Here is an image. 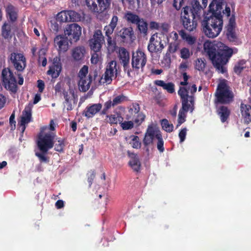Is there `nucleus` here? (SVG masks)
<instances>
[{
  "label": "nucleus",
  "instance_id": "obj_1",
  "mask_svg": "<svg viewBox=\"0 0 251 251\" xmlns=\"http://www.w3.org/2000/svg\"><path fill=\"white\" fill-rule=\"evenodd\" d=\"M203 46L216 70L219 73H226V65L233 53V50L220 42L206 41Z\"/></svg>",
  "mask_w": 251,
  "mask_h": 251
},
{
  "label": "nucleus",
  "instance_id": "obj_2",
  "mask_svg": "<svg viewBox=\"0 0 251 251\" xmlns=\"http://www.w3.org/2000/svg\"><path fill=\"white\" fill-rule=\"evenodd\" d=\"M210 16H206L201 23L203 30L206 36L209 38L217 37L221 32L223 24L221 13H215L209 11Z\"/></svg>",
  "mask_w": 251,
  "mask_h": 251
},
{
  "label": "nucleus",
  "instance_id": "obj_3",
  "mask_svg": "<svg viewBox=\"0 0 251 251\" xmlns=\"http://www.w3.org/2000/svg\"><path fill=\"white\" fill-rule=\"evenodd\" d=\"M201 15L200 13H194V9L192 7L185 6L183 7L180 14V21L186 29L192 31L196 29L197 25L196 19H200Z\"/></svg>",
  "mask_w": 251,
  "mask_h": 251
},
{
  "label": "nucleus",
  "instance_id": "obj_4",
  "mask_svg": "<svg viewBox=\"0 0 251 251\" xmlns=\"http://www.w3.org/2000/svg\"><path fill=\"white\" fill-rule=\"evenodd\" d=\"M215 95L217 101L222 103H228L233 100V94L229 90L225 80L219 83Z\"/></svg>",
  "mask_w": 251,
  "mask_h": 251
},
{
  "label": "nucleus",
  "instance_id": "obj_5",
  "mask_svg": "<svg viewBox=\"0 0 251 251\" xmlns=\"http://www.w3.org/2000/svg\"><path fill=\"white\" fill-rule=\"evenodd\" d=\"M54 136V134L52 133H48L45 134L40 133L39 135L37 146L41 152H47L49 150L53 147Z\"/></svg>",
  "mask_w": 251,
  "mask_h": 251
},
{
  "label": "nucleus",
  "instance_id": "obj_6",
  "mask_svg": "<svg viewBox=\"0 0 251 251\" xmlns=\"http://www.w3.org/2000/svg\"><path fill=\"white\" fill-rule=\"evenodd\" d=\"M86 2L92 11L100 13L109 8L111 0H86Z\"/></svg>",
  "mask_w": 251,
  "mask_h": 251
},
{
  "label": "nucleus",
  "instance_id": "obj_7",
  "mask_svg": "<svg viewBox=\"0 0 251 251\" xmlns=\"http://www.w3.org/2000/svg\"><path fill=\"white\" fill-rule=\"evenodd\" d=\"M2 76L5 87L12 92H16V80L13 72L8 68L4 69L2 72Z\"/></svg>",
  "mask_w": 251,
  "mask_h": 251
},
{
  "label": "nucleus",
  "instance_id": "obj_8",
  "mask_svg": "<svg viewBox=\"0 0 251 251\" xmlns=\"http://www.w3.org/2000/svg\"><path fill=\"white\" fill-rule=\"evenodd\" d=\"M117 63L115 61H111L107 64L106 71L102 76L99 80L98 84L101 83H111L112 78L116 76L117 74V69L116 68Z\"/></svg>",
  "mask_w": 251,
  "mask_h": 251
},
{
  "label": "nucleus",
  "instance_id": "obj_9",
  "mask_svg": "<svg viewBox=\"0 0 251 251\" xmlns=\"http://www.w3.org/2000/svg\"><path fill=\"white\" fill-rule=\"evenodd\" d=\"M147 61L146 54L141 50H137L132 52L131 59V65L133 68L138 70L143 69Z\"/></svg>",
  "mask_w": 251,
  "mask_h": 251
},
{
  "label": "nucleus",
  "instance_id": "obj_10",
  "mask_svg": "<svg viewBox=\"0 0 251 251\" xmlns=\"http://www.w3.org/2000/svg\"><path fill=\"white\" fill-rule=\"evenodd\" d=\"M189 92L187 88L180 87L178 94L182 100V105L185 110L191 109V112L194 110V98L193 96L188 95Z\"/></svg>",
  "mask_w": 251,
  "mask_h": 251
},
{
  "label": "nucleus",
  "instance_id": "obj_11",
  "mask_svg": "<svg viewBox=\"0 0 251 251\" xmlns=\"http://www.w3.org/2000/svg\"><path fill=\"white\" fill-rule=\"evenodd\" d=\"M64 33L72 44V41L76 42L79 40L81 35V27L77 24L74 23L68 25L64 30Z\"/></svg>",
  "mask_w": 251,
  "mask_h": 251
},
{
  "label": "nucleus",
  "instance_id": "obj_12",
  "mask_svg": "<svg viewBox=\"0 0 251 251\" xmlns=\"http://www.w3.org/2000/svg\"><path fill=\"white\" fill-rule=\"evenodd\" d=\"M104 43V38L101 31L100 29L96 30L92 38L89 40V45L91 49L94 52H99Z\"/></svg>",
  "mask_w": 251,
  "mask_h": 251
},
{
  "label": "nucleus",
  "instance_id": "obj_13",
  "mask_svg": "<svg viewBox=\"0 0 251 251\" xmlns=\"http://www.w3.org/2000/svg\"><path fill=\"white\" fill-rule=\"evenodd\" d=\"M163 41L157 33L153 34L151 37L148 46V50L151 53L161 52L164 48Z\"/></svg>",
  "mask_w": 251,
  "mask_h": 251
},
{
  "label": "nucleus",
  "instance_id": "obj_14",
  "mask_svg": "<svg viewBox=\"0 0 251 251\" xmlns=\"http://www.w3.org/2000/svg\"><path fill=\"white\" fill-rule=\"evenodd\" d=\"M98 76V72L97 70L91 71L88 77L80 78L78 85L79 89L80 91L85 92L89 90L91 84L95 80Z\"/></svg>",
  "mask_w": 251,
  "mask_h": 251
},
{
  "label": "nucleus",
  "instance_id": "obj_15",
  "mask_svg": "<svg viewBox=\"0 0 251 251\" xmlns=\"http://www.w3.org/2000/svg\"><path fill=\"white\" fill-rule=\"evenodd\" d=\"M146 133L151 136L153 139L154 138L157 139V148L160 152H162L164 150L163 147L164 143L159 128L155 125L149 126Z\"/></svg>",
  "mask_w": 251,
  "mask_h": 251
},
{
  "label": "nucleus",
  "instance_id": "obj_16",
  "mask_svg": "<svg viewBox=\"0 0 251 251\" xmlns=\"http://www.w3.org/2000/svg\"><path fill=\"white\" fill-rule=\"evenodd\" d=\"M15 68L19 72L23 71L26 67V59L24 55L20 53L13 52L9 56Z\"/></svg>",
  "mask_w": 251,
  "mask_h": 251
},
{
  "label": "nucleus",
  "instance_id": "obj_17",
  "mask_svg": "<svg viewBox=\"0 0 251 251\" xmlns=\"http://www.w3.org/2000/svg\"><path fill=\"white\" fill-rule=\"evenodd\" d=\"M116 34L124 42H127L128 41H132L135 38L134 32L131 27H123L120 30H118V28H117Z\"/></svg>",
  "mask_w": 251,
  "mask_h": 251
},
{
  "label": "nucleus",
  "instance_id": "obj_18",
  "mask_svg": "<svg viewBox=\"0 0 251 251\" xmlns=\"http://www.w3.org/2000/svg\"><path fill=\"white\" fill-rule=\"evenodd\" d=\"M69 39L68 37L64 35H58L54 38V44L55 47H58L59 52H65L69 49Z\"/></svg>",
  "mask_w": 251,
  "mask_h": 251
},
{
  "label": "nucleus",
  "instance_id": "obj_19",
  "mask_svg": "<svg viewBox=\"0 0 251 251\" xmlns=\"http://www.w3.org/2000/svg\"><path fill=\"white\" fill-rule=\"evenodd\" d=\"M119 58L120 62L123 65L124 70L127 71V74H129V54L127 50L124 48H121L119 50Z\"/></svg>",
  "mask_w": 251,
  "mask_h": 251
},
{
  "label": "nucleus",
  "instance_id": "obj_20",
  "mask_svg": "<svg viewBox=\"0 0 251 251\" xmlns=\"http://www.w3.org/2000/svg\"><path fill=\"white\" fill-rule=\"evenodd\" d=\"M32 104L29 103L25 108L23 112V115L21 117L20 121V126H22V132H24L25 129V124L28 123L31 118V110Z\"/></svg>",
  "mask_w": 251,
  "mask_h": 251
},
{
  "label": "nucleus",
  "instance_id": "obj_21",
  "mask_svg": "<svg viewBox=\"0 0 251 251\" xmlns=\"http://www.w3.org/2000/svg\"><path fill=\"white\" fill-rule=\"evenodd\" d=\"M53 65L50 68L47 73L48 75H51L52 77L56 78L59 76L62 69L60 58L55 57L53 59Z\"/></svg>",
  "mask_w": 251,
  "mask_h": 251
},
{
  "label": "nucleus",
  "instance_id": "obj_22",
  "mask_svg": "<svg viewBox=\"0 0 251 251\" xmlns=\"http://www.w3.org/2000/svg\"><path fill=\"white\" fill-rule=\"evenodd\" d=\"M71 52L73 59L75 61H79L84 59L86 50L83 46H80L73 48Z\"/></svg>",
  "mask_w": 251,
  "mask_h": 251
},
{
  "label": "nucleus",
  "instance_id": "obj_23",
  "mask_svg": "<svg viewBox=\"0 0 251 251\" xmlns=\"http://www.w3.org/2000/svg\"><path fill=\"white\" fill-rule=\"evenodd\" d=\"M102 108V104L100 103L93 104L90 106H88L83 114L88 118H92L98 112H99Z\"/></svg>",
  "mask_w": 251,
  "mask_h": 251
},
{
  "label": "nucleus",
  "instance_id": "obj_24",
  "mask_svg": "<svg viewBox=\"0 0 251 251\" xmlns=\"http://www.w3.org/2000/svg\"><path fill=\"white\" fill-rule=\"evenodd\" d=\"M207 0H194L191 3V7L193 8L194 13L201 14L204 8L206 7Z\"/></svg>",
  "mask_w": 251,
  "mask_h": 251
},
{
  "label": "nucleus",
  "instance_id": "obj_25",
  "mask_svg": "<svg viewBox=\"0 0 251 251\" xmlns=\"http://www.w3.org/2000/svg\"><path fill=\"white\" fill-rule=\"evenodd\" d=\"M240 110L245 122L246 123L251 122V106L241 103Z\"/></svg>",
  "mask_w": 251,
  "mask_h": 251
},
{
  "label": "nucleus",
  "instance_id": "obj_26",
  "mask_svg": "<svg viewBox=\"0 0 251 251\" xmlns=\"http://www.w3.org/2000/svg\"><path fill=\"white\" fill-rule=\"evenodd\" d=\"M62 95L65 101L72 100L73 98L75 99V91L72 86H71L70 82H67V87L64 88L62 91Z\"/></svg>",
  "mask_w": 251,
  "mask_h": 251
},
{
  "label": "nucleus",
  "instance_id": "obj_27",
  "mask_svg": "<svg viewBox=\"0 0 251 251\" xmlns=\"http://www.w3.org/2000/svg\"><path fill=\"white\" fill-rule=\"evenodd\" d=\"M118 21V17L114 16L112 17L110 24L104 26V30L105 31V34L106 36H110L113 33L117 26Z\"/></svg>",
  "mask_w": 251,
  "mask_h": 251
},
{
  "label": "nucleus",
  "instance_id": "obj_28",
  "mask_svg": "<svg viewBox=\"0 0 251 251\" xmlns=\"http://www.w3.org/2000/svg\"><path fill=\"white\" fill-rule=\"evenodd\" d=\"M128 154L131 158L130 161L129 162V165L135 171H138L140 169L141 163L137 155L129 151H128Z\"/></svg>",
  "mask_w": 251,
  "mask_h": 251
},
{
  "label": "nucleus",
  "instance_id": "obj_29",
  "mask_svg": "<svg viewBox=\"0 0 251 251\" xmlns=\"http://www.w3.org/2000/svg\"><path fill=\"white\" fill-rule=\"evenodd\" d=\"M224 0H213L209 5V11L215 12V13H221L222 4Z\"/></svg>",
  "mask_w": 251,
  "mask_h": 251
},
{
  "label": "nucleus",
  "instance_id": "obj_30",
  "mask_svg": "<svg viewBox=\"0 0 251 251\" xmlns=\"http://www.w3.org/2000/svg\"><path fill=\"white\" fill-rule=\"evenodd\" d=\"M125 19L128 23L136 25L142 18L137 14L129 11L125 14Z\"/></svg>",
  "mask_w": 251,
  "mask_h": 251
},
{
  "label": "nucleus",
  "instance_id": "obj_31",
  "mask_svg": "<svg viewBox=\"0 0 251 251\" xmlns=\"http://www.w3.org/2000/svg\"><path fill=\"white\" fill-rule=\"evenodd\" d=\"M137 30L143 36H146L148 34V24L147 22L142 18L138 23L135 25Z\"/></svg>",
  "mask_w": 251,
  "mask_h": 251
},
{
  "label": "nucleus",
  "instance_id": "obj_32",
  "mask_svg": "<svg viewBox=\"0 0 251 251\" xmlns=\"http://www.w3.org/2000/svg\"><path fill=\"white\" fill-rule=\"evenodd\" d=\"M107 118H108L107 122L110 124H117L118 123L121 124L123 120V117L117 113L107 116Z\"/></svg>",
  "mask_w": 251,
  "mask_h": 251
},
{
  "label": "nucleus",
  "instance_id": "obj_33",
  "mask_svg": "<svg viewBox=\"0 0 251 251\" xmlns=\"http://www.w3.org/2000/svg\"><path fill=\"white\" fill-rule=\"evenodd\" d=\"M69 22H75L80 21L81 16L79 14L73 10L67 11Z\"/></svg>",
  "mask_w": 251,
  "mask_h": 251
},
{
  "label": "nucleus",
  "instance_id": "obj_34",
  "mask_svg": "<svg viewBox=\"0 0 251 251\" xmlns=\"http://www.w3.org/2000/svg\"><path fill=\"white\" fill-rule=\"evenodd\" d=\"M6 10L11 21L12 22L16 21L17 19V13L15 11V7L12 5H9L7 6Z\"/></svg>",
  "mask_w": 251,
  "mask_h": 251
},
{
  "label": "nucleus",
  "instance_id": "obj_35",
  "mask_svg": "<svg viewBox=\"0 0 251 251\" xmlns=\"http://www.w3.org/2000/svg\"><path fill=\"white\" fill-rule=\"evenodd\" d=\"M229 111L226 106H222L220 109L219 114L220 115L221 121L225 122L229 115Z\"/></svg>",
  "mask_w": 251,
  "mask_h": 251
},
{
  "label": "nucleus",
  "instance_id": "obj_36",
  "mask_svg": "<svg viewBox=\"0 0 251 251\" xmlns=\"http://www.w3.org/2000/svg\"><path fill=\"white\" fill-rule=\"evenodd\" d=\"M2 35L4 38L11 37L10 25L5 23L2 27Z\"/></svg>",
  "mask_w": 251,
  "mask_h": 251
},
{
  "label": "nucleus",
  "instance_id": "obj_37",
  "mask_svg": "<svg viewBox=\"0 0 251 251\" xmlns=\"http://www.w3.org/2000/svg\"><path fill=\"white\" fill-rule=\"evenodd\" d=\"M162 128L167 132H172L173 130L174 126L173 124H170L167 119H163L161 121Z\"/></svg>",
  "mask_w": 251,
  "mask_h": 251
},
{
  "label": "nucleus",
  "instance_id": "obj_38",
  "mask_svg": "<svg viewBox=\"0 0 251 251\" xmlns=\"http://www.w3.org/2000/svg\"><path fill=\"white\" fill-rule=\"evenodd\" d=\"M56 20L60 22H69L67 11H61L57 15Z\"/></svg>",
  "mask_w": 251,
  "mask_h": 251
},
{
  "label": "nucleus",
  "instance_id": "obj_39",
  "mask_svg": "<svg viewBox=\"0 0 251 251\" xmlns=\"http://www.w3.org/2000/svg\"><path fill=\"white\" fill-rule=\"evenodd\" d=\"M206 66V63L204 60L202 59H198L195 61V67L196 69L200 71H203Z\"/></svg>",
  "mask_w": 251,
  "mask_h": 251
},
{
  "label": "nucleus",
  "instance_id": "obj_40",
  "mask_svg": "<svg viewBox=\"0 0 251 251\" xmlns=\"http://www.w3.org/2000/svg\"><path fill=\"white\" fill-rule=\"evenodd\" d=\"M153 141V139L152 138L146 133L144 139L143 140V144L145 146L146 151L147 152L149 151V149L148 146L152 144Z\"/></svg>",
  "mask_w": 251,
  "mask_h": 251
},
{
  "label": "nucleus",
  "instance_id": "obj_41",
  "mask_svg": "<svg viewBox=\"0 0 251 251\" xmlns=\"http://www.w3.org/2000/svg\"><path fill=\"white\" fill-rule=\"evenodd\" d=\"M188 110H185L183 108V106L182 105V108L180 110L178 114V126L181 125L183 123H184L185 121V112L188 111Z\"/></svg>",
  "mask_w": 251,
  "mask_h": 251
},
{
  "label": "nucleus",
  "instance_id": "obj_42",
  "mask_svg": "<svg viewBox=\"0 0 251 251\" xmlns=\"http://www.w3.org/2000/svg\"><path fill=\"white\" fill-rule=\"evenodd\" d=\"M178 48L179 44L177 41H175L173 42H171L170 44L168 49V51L170 53H174L176 51H177Z\"/></svg>",
  "mask_w": 251,
  "mask_h": 251
},
{
  "label": "nucleus",
  "instance_id": "obj_43",
  "mask_svg": "<svg viewBox=\"0 0 251 251\" xmlns=\"http://www.w3.org/2000/svg\"><path fill=\"white\" fill-rule=\"evenodd\" d=\"M245 62L244 61H241L238 62L234 68L235 73L237 74H239L245 68Z\"/></svg>",
  "mask_w": 251,
  "mask_h": 251
},
{
  "label": "nucleus",
  "instance_id": "obj_44",
  "mask_svg": "<svg viewBox=\"0 0 251 251\" xmlns=\"http://www.w3.org/2000/svg\"><path fill=\"white\" fill-rule=\"evenodd\" d=\"M180 56L184 59H187L190 56V52L188 49L183 48L180 50Z\"/></svg>",
  "mask_w": 251,
  "mask_h": 251
},
{
  "label": "nucleus",
  "instance_id": "obj_45",
  "mask_svg": "<svg viewBox=\"0 0 251 251\" xmlns=\"http://www.w3.org/2000/svg\"><path fill=\"white\" fill-rule=\"evenodd\" d=\"M121 126L123 129L128 130L131 129L133 127V123L132 121H125L121 122Z\"/></svg>",
  "mask_w": 251,
  "mask_h": 251
},
{
  "label": "nucleus",
  "instance_id": "obj_46",
  "mask_svg": "<svg viewBox=\"0 0 251 251\" xmlns=\"http://www.w3.org/2000/svg\"><path fill=\"white\" fill-rule=\"evenodd\" d=\"M88 67L87 66L84 65L79 71L78 76L80 78L87 77L86 75L88 74Z\"/></svg>",
  "mask_w": 251,
  "mask_h": 251
},
{
  "label": "nucleus",
  "instance_id": "obj_47",
  "mask_svg": "<svg viewBox=\"0 0 251 251\" xmlns=\"http://www.w3.org/2000/svg\"><path fill=\"white\" fill-rule=\"evenodd\" d=\"M125 100V97L123 96H118L116 97L113 100L112 102V106H115L120 103H121L122 101H123Z\"/></svg>",
  "mask_w": 251,
  "mask_h": 251
},
{
  "label": "nucleus",
  "instance_id": "obj_48",
  "mask_svg": "<svg viewBox=\"0 0 251 251\" xmlns=\"http://www.w3.org/2000/svg\"><path fill=\"white\" fill-rule=\"evenodd\" d=\"M177 10H176V9L174 10V9H170L168 10V14L169 15L170 18L172 20L175 21L178 17V13H177Z\"/></svg>",
  "mask_w": 251,
  "mask_h": 251
},
{
  "label": "nucleus",
  "instance_id": "obj_49",
  "mask_svg": "<svg viewBox=\"0 0 251 251\" xmlns=\"http://www.w3.org/2000/svg\"><path fill=\"white\" fill-rule=\"evenodd\" d=\"M112 106V102L111 100H108L105 102L104 104V107L102 110L101 112V115L106 114L107 110L110 108V107Z\"/></svg>",
  "mask_w": 251,
  "mask_h": 251
},
{
  "label": "nucleus",
  "instance_id": "obj_50",
  "mask_svg": "<svg viewBox=\"0 0 251 251\" xmlns=\"http://www.w3.org/2000/svg\"><path fill=\"white\" fill-rule=\"evenodd\" d=\"M64 146L63 140L59 139L57 141V143L55 145V150L57 151H63Z\"/></svg>",
  "mask_w": 251,
  "mask_h": 251
},
{
  "label": "nucleus",
  "instance_id": "obj_51",
  "mask_svg": "<svg viewBox=\"0 0 251 251\" xmlns=\"http://www.w3.org/2000/svg\"><path fill=\"white\" fill-rule=\"evenodd\" d=\"M139 137L138 136H134L130 144L133 148L137 149L140 147V143L139 141Z\"/></svg>",
  "mask_w": 251,
  "mask_h": 251
},
{
  "label": "nucleus",
  "instance_id": "obj_52",
  "mask_svg": "<svg viewBox=\"0 0 251 251\" xmlns=\"http://www.w3.org/2000/svg\"><path fill=\"white\" fill-rule=\"evenodd\" d=\"M163 88L170 93H173L175 91L174 84L171 82L166 83Z\"/></svg>",
  "mask_w": 251,
  "mask_h": 251
},
{
  "label": "nucleus",
  "instance_id": "obj_53",
  "mask_svg": "<svg viewBox=\"0 0 251 251\" xmlns=\"http://www.w3.org/2000/svg\"><path fill=\"white\" fill-rule=\"evenodd\" d=\"M171 60L170 54L167 53L164 56L163 60L162 61V63L164 64L167 67H169L171 64Z\"/></svg>",
  "mask_w": 251,
  "mask_h": 251
},
{
  "label": "nucleus",
  "instance_id": "obj_54",
  "mask_svg": "<svg viewBox=\"0 0 251 251\" xmlns=\"http://www.w3.org/2000/svg\"><path fill=\"white\" fill-rule=\"evenodd\" d=\"M65 87H67V85H65L63 83L59 82L55 85L54 87L55 91L56 92H60L62 90L63 91L64 88Z\"/></svg>",
  "mask_w": 251,
  "mask_h": 251
},
{
  "label": "nucleus",
  "instance_id": "obj_55",
  "mask_svg": "<svg viewBox=\"0 0 251 251\" xmlns=\"http://www.w3.org/2000/svg\"><path fill=\"white\" fill-rule=\"evenodd\" d=\"M187 132V128L186 127L183 128L179 133V137L180 138V142H183L185 139Z\"/></svg>",
  "mask_w": 251,
  "mask_h": 251
},
{
  "label": "nucleus",
  "instance_id": "obj_56",
  "mask_svg": "<svg viewBox=\"0 0 251 251\" xmlns=\"http://www.w3.org/2000/svg\"><path fill=\"white\" fill-rule=\"evenodd\" d=\"M137 117L134 121L137 124L140 125L144 121L145 116L142 113H138Z\"/></svg>",
  "mask_w": 251,
  "mask_h": 251
},
{
  "label": "nucleus",
  "instance_id": "obj_57",
  "mask_svg": "<svg viewBox=\"0 0 251 251\" xmlns=\"http://www.w3.org/2000/svg\"><path fill=\"white\" fill-rule=\"evenodd\" d=\"M98 52H95L92 54L91 61L92 64H97L99 60V54Z\"/></svg>",
  "mask_w": 251,
  "mask_h": 251
},
{
  "label": "nucleus",
  "instance_id": "obj_58",
  "mask_svg": "<svg viewBox=\"0 0 251 251\" xmlns=\"http://www.w3.org/2000/svg\"><path fill=\"white\" fill-rule=\"evenodd\" d=\"M226 35L230 40H233L236 38V35L234 30L227 31Z\"/></svg>",
  "mask_w": 251,
  "mask_h": 251
},
{
  "label": "nucleus",
  "instance_id": "obj_59",
  "mask_svg": "<svg viewBox=\"0 0 251 251\" xmlns=\"http://www.w3.org/2000/svg\"><path fill=\"white\" fill-rule=\"evenodd\" d=\"M37 86L39 88V91L40 93H42L43 91V90L45 88V84L43 80H38L37 81Z\"/></svg>",
  "mask_w": 251,
  "mask_h": 251
},
{
  "label": "nucleus",
  "instance_id": "obj_60",
  "mask_svg": "<svg viewBox=\"0 0 251 251\" xmlns=\"http://www.w3.org/2000/svg\"><path fill=\"white\" fill-rule=\"evenodd\" d=\"M47 152H42L39 153V152H36L35 153L36 155L39 157L40 160L42 161H47V158L45 157V154Z\"/></svg>",
  "mask_w": 251,
  "mask_h": 251
},
{
  "label": "nucleus",
  "instance_id": "obj_61",
  "mask_svg": "<svg viewBox=\"0 0 251 251\" xmlns=\"http://www.w3.org/2000/svg\"><path fill=\"white\" fill-rule=\"evenodd\" d=\"M134 109L133 108H130L129 110V113L131 114H133L134 112L135 114H138L140 107L138 105H133Z\"/></svg>",
  "mask_w": 251,
  "mask_h": 251
},
{
  "label": "nucleus",
  "instance_id": "obj_62",
  "mask_svg": "<svg viewBox=\"0 0 251 251\" xmlns=\"http://www.w3.org/2000/svg\"><path fill=\"white\" fill-rule=\"evenodd\" d=\"M227 26H235V19L234 15L230 18Z\"/></svg>",
  "mask_w": 251,
  "mask_h": 251
},
{
  "label": "nucleus",
  "instance_id": "obj_63",
  "mask_svg": "<svg viewBox=\"0 0 251 251\" xmlns=\"http://www.w3.org/2000/svg\"><path fill=\"white\" fill-rule=\"evenodd\" d=\"M71 100H68L67 101L65 100V106L66 107L67 110H71L73 109L72 104L71 102Z\"/></svg>",
  "mask_w": 251,
  "mask_h": 251
},
{
  "label": "nucleus",
  "instance_id": "obj_64",
  "mask_svg": "<svg viewBox=\"0 0 251 251\" xmlns=\"http://www.w3.org/2000/svg\"><path fill=\"white\" fill-rule=\"evenodd\" d=\"M189 93L190 92L191 94H193L197 91V87L195 84L192 85L191 87L189 86L187 89Z\"/></svg>",
  "mask_w": 251,
  "mask_h": 251
}]
</instances>
